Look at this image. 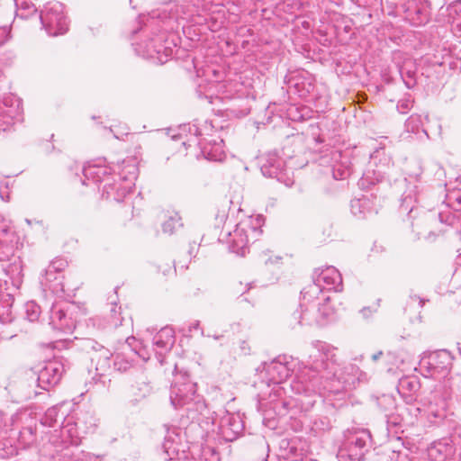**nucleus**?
<instances>
[{
  "instance_id": "obj_1",
  "label": "nucleus",
  "mask_w": 461,
  "mask_h": 461,
  "mask_svg": "<svg viewBox=\"0 0 461 461\" xmlns=\"http://www.w3.org/2000/svg\"><path fill=\"white\" fill-rule=\"evenodd\" d=\"M360 368L348 364L338 369L334 349L326 342L314 341L308 348V358L290 386L296 394L306 396L327 391L334 394L351 390L357 384Z\"/></svg>"
},
{
  "instance_id": "obj_2",
  "label": "nucleus",
  "mask_w": 461,
  "mask_h": 461,
  "mask_svg": "<svg viewBox=\"0 0 461 461\" xmlns=\"http://www.w3.org/2000/svg\"><path fill=\"white\" fill-rule=\"evenodd\" d=\"M169 399L175 409H185L187 417L199 420V416L206 411V404L202 395L196 393V384L188 376L176 375L170 388Z\"/></svg>"
},
{
  "instance_id": "obj_3",
  "label": "nucleus",
  "mask_w": 461,
  "mask_h": 461,
  "mask_svg": "<svg viewBox=\"0 0 461 461\" xmlns=\"http://www.w3.org/2000/svg\"><path fill=\"white\" fill-rule=\"evenodd\" d=\"M372 447V437L367 429L348 432L338 451L340 461H360Z\"/></svg>"
},
{
  "instance_id": "obj_4",
  "label": "nucleus",
  "mask_w": 461,
  "mask_h": 461,
  "mask_svg": "<svg viewBox=\"0 0 461 461\" xmlns=\"http://www.w3.org/2000/svg\"><path fill=\"white\" fill-rule=\"evenodd\" d=\"M191 134V137L187 140V141H184V146L192 147L193 145H197L200 149V154H197L196 157L199 158L200 156L209 161H222L226 158V154L223 149V140H206V139H198V136L201 135V131L199 128L193 125H185L183 127V131H186Z\"/></svg>"
},
{
  "instance_id": "obj_5",
  "label": "nucleus",
  "mask_w": 461,
  "mask_h": 461,
  "mask_svg": "<svg viewBox=\"0 0 461 461\" xmlns=\"http://www.w3.org/2000/svg\"><path fill=\"white\" fill-rule=\"evenodd\" d=\"M40 20L42 28L50 36L61 35L68 30V21L64 14V5L60 2L47 3L41 12Z\"/></svg>"
},
{
  "instance_id": "obj_6",
  "label": "nucleus",
  "mask_w": 461,
  "mask_h": 461,
  "mask_svg": "<svg viewBox=\"0 0 461 461\" xmlns=\"http://www.w3.org/2000/svg\"><path fill=\"white\" fill-rule=\"evenodd\" d=\"M417 188L418 186L413 185L411 189L403 194L401 200L400 211L402 213H407L409 219L412 220L411 227L413 230L417 231L418 235H421L425 232L421 225L434 221L436 215L423 211L419 212V209L414 205V203H417L419 200Z\"/></svg>"
},
{
  "instance_id": "obj_7",
  "label": "nucleus",
  "mask_w": 461,
  "mask_h": 461,
  "mask_svg": "<svg viewBox=\"0 0 461 461\" xmlns=\"http://www.w3.org/2000/svg\"><path fill=\"white\" fill-rule=\"evenodd\" d=\"M448 384L449 379L443 380L436 385L435 390L430 393L427 412L428 418L432 423H437L446 417V401L453 392L452 386Z\"/></svg>"
},
{
  "instance_id": "obj_8",
  "label": "nucleus",
  "mask_w": 461,
  "mask_h": 461,
  "mask_svg": "<svg viewBox=\"0 0 461 461\" xmlns=\"http://www.w3.org/2000/svg\"><path fill=\"white\" fill-rule=\"evenodd\" d=\"M329 302L330 298H325L324 303L319 306L314 316H312L310 310H303V305H301V310L294 312L293 318L299 324L312 325L315 323L320 326L325 325L334 317V310Z\"/></svg>"
},
{
  "instance_id": "obj_9",
  "label": "nucleus",
  "mask_w": 461,
  "mask_h": 461,
  "mask_svg": "<svg viewBox=\"0 0 461 461\" xmlns=\"http://www.w3.org/2000/svg\"><path fill=\"white\" fill-rule=\"evenodd\" d=\"M313 285L311 290H342V277L340 273L334 267H328L325 269H316L313 275Z\"/></svg>"
},
{
  "instance_id": "obj_10",
  "label": "nucleus",
  "mask_w": 461,
  "mask_h": 461,
  "mask_svg": "<svg viewBox=\"0 0 461 461\" xmlns=\"http://www.w3.org/2000/svg\"><path fill=\"white\" fill-rule=\"evenodd\" d=\"M65 373L64 363L58 358L48 361L40 370L38 385L46 391L57 385Z\"/></svg>"
},
{
  "instance_id": "obj_11",
  "label": "nucleus",
  "mask_w": 461,
  "mask_h": 461,
  "mask_svg": "<svg viewBox=\"0 0 461 461\" xmlns=\"http://www.w3.org/2000/svg\"><path fill=\"white\" fill-rule=\"evenodd\" d=\"M111 351L101 345L100 348L91 357V362L95 366L96 374L93 377L95 384L100 383L103 386L106 384V373L111 370Z\"/></svg>"
},
{
  "instance_id": "obj_12",
  "label": "nucleus",
  "mask_w": 461,
  "mask_h": 461,
  "mask_svg": "<svg viewBox=\"0 0 461 461\" xmlns=\"http://www.w3.org/2000/svg\"><path fill=\"white\" fill-rule=\"evenodd\" d=\"M314 77L307 71H297L293 73L287 81L289 89H294L300 97L305 98L315 88Z\"/></svg>"
},
{
  "instance_id": "obj_13",
  "label": "nucleus",
  "mask_w": 461,
  "mask_h": 461,
  "mask_svg": "<svg viewBox=\"0 0 461 461\" xmlns=\"http://www.w3.org/2000/svg\"><path fill=\"white\" fill-rule=\"evenodd\" d=\"M261 232V230L255 227H249L247 230L244 228H238L234 231V236L230 245V251L240 257H245L246 254L249 253L250 236L255 238Z\"/></svg>"
},
{
  "instance_id": "obj_14",
  "label": "nucleus",
  "mask_w": 461,
  "mask_h": 461,
  "mask_svg": "<svg viewBox=\"0 0 461 461\" xmlns=\"http://www.w3.org/2000/svg\"><path fill=\"white\" fill-rule=\"evenodd\" d=\"M243 429V422L238 414L227 412L220 420V433L226 441L236 439Z\"/></svg>"
},
{
  "instance_id": "obj_15",
  "label": "nucleus",
  "mask_w": 461,
  "mask_h": 461,
  "mask_svg": "<svg viewBox=\"0 0 461 461\" xmlns=\"http://www.w3.org/2000/svg\"><path fill=\"white\" fill-rule=\"evenodd\" d=\"M175 331L170 327L162 328L152 339L157 358L163 363V357L169 352L175 344Z\"/></svg>"
},
{
  "instance_id": "obj_16",
  "label": "nucleus",
  "mask_w": 461,
  "mask_h": 461,
  "mask_svg": "<svg viewBox=\"0 0 461 461\" xmlns=\"http://www.w3.org/2000/svg\"><path fill=\"white\" fill-rule=\"evenodd\" d=\"M428 364L433 375H442L445 378L444 380H447L446 375L448 374L452 366V357L447 350H438L429 357ZM448 379L449 381L451 380V378ZM448 384L451 386L450 382Z\"/></svg>"
},
{
  "instance_id": "obj_17",
  "label": "nucleus",
  "mask_w": 461,
  "mask_h": 461,
  "mask_svg": "<svg viewBox=\"0 0 461 461\" xmlns=\"http://www.w3.org/2000/svg\"><path fill=\"white\" fill-rule=\"evenodd\" d=\"M456 451L455 445L451 438H443L434 441L428 447V456L432 461H446L452 456Z\"/></svg>"
},
{
  "instance_id": "obj_18",
  "label": "nucleus",
  "mask_w": 461,
  "mask_h": 461,
  "mask_svg": "<svg viewBox=\"0 0 461 461\" xmlns=\"http://www.w3.org/2000/svg\"><path fill=\"white\" fill-rule=\"evenodd\" d=\"M376 405L379 411L384 415L388 424H399L401 419L399 415L396 414V400L393 395L383 394L377 397Z\"/></svg>"
},
{
  "instance_id": "obj_19",
  "label": "nucleus",
  "mask_w": 461,
  "mask_h": 461,
  "mask_svg": "<svg viewBox=\"0 0 461 461\" xmlns=\"http://www.w3.org/2000/svg\"><path fill=\"white\" fill-rule=\"evenodd\" d=\"M85 179L82 181L83 185H87L86 180L98 183H111L113 179L111 176L110 169L104 165H89L83 169Z\"/></svg>"
},
{
  "instance_id": "obj_20",
  "label": "nucleus",
  "mask_w": 461,
  "mask_h": 461,
  "mask_svg": "<svg viewBox=\"0 0 461 461\" xmlns=\"http://www.w3.org/2000/svg\"><path fill=\"white\" fill-rule=\"evenodd\" d=\"M50 324L54 330H59L64 332L71 331L75 325L71 317L57 304H54L50 309Z\"/></svg>"
},
{
  "instance_id": "obj_21",
  "label": "nucleus",
  "mask_w": 461,
  "mask_h": 461,
  "mask_svg": "<svg viewBox=\"0 0 461 461\" xmlns=\"http://www.w3.org/2000/svg\"><path fill=\"white\" fill-rule=\"evenodd\" d=\"M110 313L104 319L100 317H95L93 321L98 322V328H111L117 329L123 325L125 318L122 316V308L117 307L116 303H112ZM95 325V323H94Z\"/></svg>"
},
{
  "instance_id": "obj_22",
  "label": "nucleus",
  "mask_w": 461,
  "mask_h": 461,
  "mask_svg": "<svg viewBox=\"0 0 461 461\" xmlns=\"http://www.w3.org/2000/svg\"><path fill=\"white\" fill-rule=\"evenodd\" d=\"M284 161L276 154H268L265 158V161L261 165V172L264 176L268 177H276L278 180L281 178L283 172Z\"/></svg>"
},
{
  "instance_id": "obj_23",
  "label": "nucleus",
  "mask_w": 461,
  "mask_h": 461,
  "mask_svg": "<svg viewBox=\"0 0 461 461\" xmlns=\"http://www.w3.org/2000/svg\"><path fill=\"white\" fill-rule=\"evenodd\" d=\"M77 342H70L67 340H59L52 343V347L55 348H68L70 344L75 345L85 353L91 357L102 344L90 338L76 339Z\"/></svg>"
},
{
  "instance_id": "obj_24",
  "label": "nucleus",
  "mask_w": 461,
  "mask_h": 461,
  "mask_svg": "<svg viewBox=\"0 0 461 461\" xmlns=\"http://www.w3.org/2000/svg\"><path fill=\"white\" fill-rule=\"evenodd\" d=\"M102 195L106 200H113L115 202H122L126 195L130 193L129 186H122L121 183H115L113 180L111 183H105L103 185Z\"/></svg>"
},
{
  "instance_id": "obj_25",
  "label": "nucleus",
  "mask_w": 461,
  "mask_h": 461,
  "mask_svg": "<svg viewBox=\"0 0 461 461\" xmlns=\"http://www.w3.org/2000/svg\"><path fill=\"white\" fill-rule=\"evenodd\" d=\"M399 72L407 88L411 89L416 86V71L411 60H405L399 68Z\"/></svg>"
},
{
  "instance_id": "obj_26",
  "label": "nucleus",
  "mask_w": 461,
  "mask_h": 461,
  "mask_svg": "<svg viewBox=\"0 0 461 461\" xmlns=\"http://www.w3.org/2000/svg\"><path fill=\"white\" fill-rule=\"evenodd\" d=\"M64 276L62 274H56L49 277L48 268L45 270L44 276H42L41 283L47 286L52 293L59 294L64 292Z\"/></svg>"
},
{
  "instance_id": "obj_27",
  "label": "nucleus",
  "mask_w": 461,
  "mask_h": 461,
  "mask_svg": "<svg viewBox=\"0 0 461 461\" xmlns=\"http://www.w3.org/2000/svg\"><path fill=\"white\" fill-rule=\"evenodd\" d=\"M267 371L272 375H274L275 373L277 374V383H281L283 380L286 379L291 375V371L286 366V364L281 362L279 359L272 361L267 367ZM273 378L276 379L275 376H273Z\"/></svg>"
},
{
  "instance_id": "obj_28",
  "label": "nucleus",
  "mask_w": 461,
  "mask_h": 461,
  "mask_svg": "<svg viewBox=\"0 0 461 461\" xmlns=\"http://www.w3.org/2000/svg\"><path fill=\"white\" fill-rule=\"evenodd\" d=\"M407 18L414 25H421L429 21V13L424 7L415 6L413 10L410 8L407 10Z\"/></svg>"
},
{
  "instance_id": "obj_29",
  "label": "nucleus",
  "mask_w": 461,
  "mask_h": 461,
  "mask_svg": "<svg viewBox=\"0 0 461 461\" xmlns=\"http://www.w3.org/2000/svg\"><path fill=\"white\" fill-rule=\"evenodd\" d=\"M16 15L22 19H27L37 13L35 5L30 0H14Z\"/></svg>"
},
{
  "instance_id": "obj_30",
  "label": "nucleus",
  "mask_w": 461,
  "mask_h": 461,
  "mask_svg": "<svg viewBox=\"0 0 461 461\" xmlns=\"http://www.w3.org/2000/svg\"><path fill=\"white\" fill-rule=\"evenodd\" d=\"M182 226L183 223L180 215L177 212H172L162 223V230L164 233L172 235Z\"/></svg>"
},
{
  "instance_id": "obj_31",
  "label": "nucleus",
  "mask_w": 461,
  "mask_h": 461,
  "mask_svg": "<svg viewBox=\"0 0 461 461\" xmlns=\"http://www.w3.org/2000/svg\"><path fill=\"white\" fill-rule=\"evenodd\" d=\"M351 173L352 168L348 159L339 164H335L332 167V176L336 180L346 179L351 175Z\"/></svg>"
},
{
  "instance_id": "obj_32",
  "label": "nucleus",
  "mask_w": 461,
  "mask_h": 461,
  "mask_svg": "<svg viewBox=\"0 0 461 461\" xmlns=\"http://www.w3.org/2000/svg\"><path fill=\"white\" fill-rule=\"evenodd\" d=\"M445 203L455 212H461V189L449 191L446 195Z\"/></svg>"
},
{
  "instance_id": "obj_33",
  "label": "nucleus",
  "mask_w": 461,
  "mask_h": 461,
  "mask_svg": "<svg viewBox=\"0 0 461 461\" xmlns=\"http://www.w3.org/2000/svg\"><path fill=\"white\" fill-rule=\"evenodd\" d=\"M133 387L139 391V395L141 397L150 394L153 390L150 381L144 375L137 378Z\"/></svg>"
},
{
  "instance_id": "obj_34",
  "label": "nucleus",
  "mask_w": 461,
  "mask_h": 461,
  "mask_svg": "<svg viewBox=\"0 0 461 461\" xmlns=\"http://www.w3.org/2000/svg\"><path fill=\"white\" fill-rule=\"evenodd\" d=\"M383 175L378 172L376 175L375 171L373 170L372 172L370 170H367L361 179L359 180V185L363 188H368L370 185H375V183L381 182L383 179Z\"/></svg>"
},
{
  "instance_id": "obj_35",
  "label": "nucleus",
  "mask_w": 461,
  "mask_h": 461,
  "mask_svg": "<svg viewBox=\"0 0 461 461\" xmlns=\"http://www.w3.org/2000/svg\"><path fill=\"white\" fill-rule=\"evenodd\" d=\"M423 126V117L420 114H411L405 122V128L410 132H419Z\"/></svg>"
},
{
  "instance_id": "obj_36",
  "label": "nucleus",
  "mask_w": 461,
  "mask_h": 461,
  "mask_svg": "<svg viewBox=\"0 0 461 461\" xmlns=\"http://www.w3.org/2000/svg\"><path fill=\"white\" fill-rule=\"evenodd\" d=\"M59 411V409L57 406L49 408L41 420V424L47 427H54L58 421Z\"/></svg>"
},
{
  "instance_id": "obj_37",
  "label": "nucleus",
  "mask_w": 461,
  "mask_h": 461,
  "mask_svg": "<svg viewBox=\"0 0 461 461\" xmlns=\"http://www.w3.org/2000/svg\"><path fill=\"white\" fill-rule=\"evenodd\" d=\"M165 460H172L178 454L177 445L170 438H166L162 445Z\"/></svg>"
},
{
  "instance_id": "obj_38",
  "label": "nucleus",
  "mask_w": 461,
  "mask_h": 461,
  "mask_svg": "<svg viewBox=\"0 0 461 461\" xmlns=\"http://www.w3.org/2000/svg\"><path fill=\"white\" fill-rule=\"evenodd\" d=\"M67 267H68L67 260H65L63 258H56L47 267L49 277H51V276H55L56 274H62V271Z\"/></svg>"
},
{
  "instance_id": "obj_39",
  "label": "nucleus",
  "mask_w": 461,
  "mask_h": 461,
  "mask_svg": "<svg viewBox=\"0 0 461 461\" xmlns=\"http://www.w3.org/2000/svg\"><path fill=\"white\" fill-rule=\"evenodd\" d=\"M25 314L30 321H36L41 314V307L34 302H28L25 303Z\"/></svg>"
},
{
  "instance_id": "obj_40",
  "label": "nucleus",
  "mask_w": 461,
  "mask_h": 461,
  "mask_svg": "<svg viewBox=\"0 0 461 461\" xmlns=\"http://www.w3.org/2000/svg\"><path fill=\"white\" fill-rule=\"evenodd\" d=\"M132 366L131 361L122 355H116L113 359V368L119 372H126Z\"/></svg>"
},
{
  "instance_id": "obj_41",
  "label": "nucleus",
  "mask_w": 461,
  "mask_h": 461,
  "mask_svg": "<svg viewBox=\"0 0 461 461\" xmlns=\"http://www.w3.org/2000/svg\"><path fill=\"white\" fill-rule=\"evenodd\" d=\"M292 405H294L293 400H282L275 402L274 410L276 411L277 415L284 417L289 413Z\"/></svg>"
},
{
  "instance_id": "obj_42",
  "label": "nucleus",
  "mask_w": 461,
  "mask_h": 461,
  "mask_svg": "<svg viewBox=\"0 0 461 461\" xmlns=\"http://www.w3.org/2000/svg\"><path fill=\"white\" fill-rule=\"evenodd\" d=\"M413 98L410 94L405 95L402 98L398 101L397 110L399 113L405 114L407 113L413 106Z\"/></svg>"
},
{
  "instance_id": "obj_43",
  "label": "nucleus",
  "mask_w": 461,
  "mask_h": 461,
  "mask_svg": "<svg viewBox=\"0 0 461 461\" xmlns=\"http://www.w3.org/2000/svg\"><path fill=\"white\" fill-rule=\"evenodd\" d=\"M438 217L442 223H446L448 226H454L460 221L461 214L456 215L450 212H440L438 213Z\"/></svg>"
},
{
  "instance_id": "obj_44",
  "label": "nucleus",
  "mask_w": 461,
  "mask_h": 461,
  "mask_svg": "<svg viewBox=\"0 0 461 461\" xmlns=\"http://www.w3.org/2000/svg\"><path fill=\"white\" fill-rule=\"evenodd\" d=\"M202 461H220L219 453L211 447H205L202 450L201 454Z\"/></svg>"
},
{
  "instance_id": "obj_45",
  "label": "nucleus",
  "mask_w": 461,
  "mask_h": 461,
  "mask_svg": "<svg viewBox=\"0 0 461 461\" xmlns=\"http://www.w3.org/2000/svg\"><path fill=\"white\" fill-rule=\"evenodd\" d=\"M366 202H367V199L365 196H363L360 199L353 200L351 202V212L355 215L364 214L365 212H364V210H362V208H364V206L366 204Z\"/></svg>"
},
{
  "instance_id": "obj_46",
  "label": "nucleus",
  "mask_w": 461,
  "mask_h": 461,
  "mask_svg": "<svg viewBox=\"0 0 461 461\" xmlns=\"http://www.w3.org/2000/svg\"><path fill=\"white\" fill-rule=\"evenodd\" d=\"M419 388V382L416 379L404 378L400 382V389H408L411 392H416Z\"/></svg>"
},
{
  "instance_id": "obj_47",
  "label": "nucleus",
  "mask_w": 461,
  "mask_h": 461,
  "mask_svg": "<svg viewBox=\"0 0 461 461\" xmlns=\"http://www.w3.org/2000/svg\"><path fill=\"white\" fill-rule=\"evenodd\" d=\"M158 269L161 271L164 276H170L176 273V268L172 262H162L158 266Z\"/></svg>"
},
{
  "instance_id": "obj_48",
  "label": "nucleus",
  "mask_w": 461,
  "mask_h": 461,
  "mask_svg": "<svg viewBox=\"0 0 461 461\" xmlns=\"http://www.w3.org/2000/svg\"><path fill=\"white\" fill-rule=\"evenodd\" d=\"M379 302H380V299H378L377 301V305L376 307L375 308H372L370 306L368 307H363L361 310H360V313L363 315L364 318H368L369 316H371L374 312H375L377 311V308L379 307Z\"/></svg>"
},
{
  "instance_id": "obj_49",
  "label": "nucleus",
  "mask_w": 461,
  "mask_h": 461,
  "mask_svg": "<svg viewBox=\"0 0 461 461\" xmlns=\"http://www.w3.org/2000/svg\"><path fill=\"white\" fill-rule=\"evenodd\" d=\"M414 166L416 167L417 170L410 173L409 177H410V179H412L414 181H419L420 175L422 174V168L420 165V162H415Z\"/></svg>"
},
{
  "instance_id": "obj_50",
  "label": "nucleus",
  "mask_w": 461,
  "mask_h": 461,
  "mask_svg": "<svg viewBox=\"0 0 461 461\" xmlns=\"http://www.w3.org/2000/svg\"><path fill=\"white\" fill-rule=\"evenodd\" d=\"M239 348L240 355L247 356L250 354V347L246 340L239 341Z\"/></svg>"
},
{
  "instance_id": "obj_51",
  "label": "nucleus",
  "mask_w": 461,
  "mask_h": 461,
  "mask_svg": "<svg viewBox=\"0 0 461 461\" xmlns=\"http://www.w3.org/2000/svg\"><path fill=\"white\" fill-rule=\"evenodd\" d=\"M227 218H228V215L225 211L219 212L215 215L216 226L220 227L221 224H223L225 222Z\"/></svg>"
},
{
  "instance_id": "obj_52",
  "label": "nucleus",
  "mask_w": 461,
  "mask_h": 461,
  "mask_svg": "<svg viewBox=\"0 0 461 461\" xmlns=\"http://www.w3.org/2000/svg\"><path fill=\"white\" fill-rule=\"evenodd\" d=\"M450 14L453 13L455 14H461V1L456 2L449 7Z\"/></svg>"
},
{
  "instance_id": "obj_53",
  "label": "nucleus",
  "mask_w": 461,
  "mask_h": 461,
  "mask_svg": "<svg viewBox=\"0 0 461 461\" xmlns=\"http://www.w3.org/2000/svg\"><path fill=\"white\" fill-rule=\"evenodd\" d=\"M360 374H361V375H358L359 379H357V384L367 382L368 381V376H367L366 373H365L362 370H360Z\"/></svg>"
},
{
  "instance_id": "obj_54",
  "label": "nucleus",
  "mask_w": 461,
  "mask_h": 461,
  "mask_svg": "<svg viewBox=\"0 0 461 461\" xmlns=\"http://www.w3.org/2000/svg\"><path fill=\"white\" fill-rule=\"evenodd\" d=\"M384 355V352L383 351H378L376 353H375L374 355H372L371 358L373 361H377L378 359H380V357Z\"/></svg>"
},
{
  "instance_id": "obj_55",
  "label": "nucleus",
  "mask_w": 461,
  "mask_h": 461,
  "mask_svg": "<svg viewBox=\"0 0 461 461\" xmlns=\"http://www.w3.org/2000/svg\"><path fill=\"white\" fill-rule=\"evenodd\" d=\"M130 168L131 169L129 170V174H131L132 177H134L136 175L137 168L134 165L130 166Z\"/></svg>"
},
{
  "instance_id": "obj_56",
  "label": "nucleus",
  "mask_w": 461,
  "mask_h": 461,
  "mask_svg": "<svg viewBox=\"0 0 461 461\" xmlns=\"http://www.w3.org/2000/svg\"><path fill=\"white\" fill-rule=\"evenodd\" d=\"M455 68H459L461 70V59H456L452 63Z\"/></svg>"
},
{
  "instance_id": "obj_57",
  "label": "nucleus",
  "mask_w": 461,
  "mask_h": 461,
  "mask_svg": "<svg viewBox=\"0 0 461 461\" xmlns=\"http://www.w3.org/2000/svg\"><path fill=\"white\" fill-rule=\"evenodd\" d=\"M199 325H200V322H199V321H196V322L193 325V329H198V328H199Z\"/></svg>"
},
{
  "instance_id": "obj_58",
  "label": "nucleus",
  "mask_w": 461,
  "mask_h": 461,
  "mask_svg": "<svg viewBox=\"0 0 461 461\" xmlns=\"http://www.w3.org/2000/svg\"><path fill=\"white\" fill-rule=\"evenodd\" d=\"M457 348H458L459 354L461 355V340L459 342H457Z\"/></svg>"
},
{
  "instance_id": "obj_59",
  "label": "nucleus",
  "mask_w": 461,
  "mask_h": 461,
  "mask_svg": "<svg viewBox=\"0 0 461 461\" xmlns=\"http://www.w3.org/2000/svg\"><path fill=\"white\" fill-rule=\"evenodd\" d=\"M151 49H153L154 51H157V52H159V50H157L156 47H151ZM150 50V48L148 46V51Z\"/></svg>"
},
{
  "instance_id": "obj_60",
  "label": "nucleus",
  "mask_w": 461,
  "mask_h": 461,
  "mask_svg": "<svg viewBox=\"0 0 461 461\" xmlns=\"http://www.w3.org/2000/svg\"><path fill=\"white\" fill-rule=\"evenodd\" d=\"M419 300H420V304L422 307L424 305V303H425V301L423 299H420V298H419Z\"/></svg>"
},
{
  "instance_id": "obj_61",
  "label": "nucleus",
  "mask_w": 461,
  "mask_h": 461,
  "mask_svg": "<svg viewBox=\"0 0 461 461\" xmlns=\"http://www.w3.org/2000/svg\"><path fill=\"white\" fill-rule=\"evenodd\" d=\"M122 178L123 180H126V179H128V178H129V176H122Z\"/></svg>"
},
{
  "instance_id": "obj_62",
  "label": "nucleus",
  "mask_w": 461,
  "mask_h": 461,
  "mask_svg": "<svg viewBox=\"0 0 461 461\" xmlns=\"http://www.w3.org/2000/svg\"><path fill=\"white\" fill-rule=\"evenodd\" d=\"M221 336H214L215 339H219Z\"/></svg>"
},
{
  "instance_id": "obj_63",
  "label": "nucleus",
  "mask_w": 461,
  "mask_h": 461,
  "mask_svg": "<svg viewBox=\"0 0 461 461\" xmlns=\"http://www.w3.org/2000/svg\"><path fill=\"white\" fill-rule=\"evenodd\" d=\"M459 461H461V458H460V460H459Z\"/></svg>"
}]
</instances>
